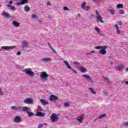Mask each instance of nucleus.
Returning <instances> with one entry per match:
<instances>
[{
	"instance_id": "nucleus-1",
	"label": "nucleus",
	"mask_w": 128,
	"mask_h": 128,
	"mask_svg": "<svg viewBox=\"0 0 128 128\" xmlns=\"http://www.w3.org/2000/svg\"><path fill=\"white\" fill-rule=\"evenodd\" d=\"M17 110H19V112H26L29 118H32V116H34V114L32 112V109H30V107L17 106Z\"/></svg>"
},
{
	"instance_id": "nucleus-2",
	"label": "nucleus",
	"mask_w": 128,
	"mask_h": 128,
	"mask_svg": "<svg viewBox=\"0 0 128 128\" xmlns=\"http://www.w3.org/2000/svg\"><path fill=\"white\" fill-rule=\"evenodd\" d=\"M108 47L106 46H96L95 48L96 50H102L100 51V54H102L103 56H104V54H106V48Z\"/></svg>"
},
{
	"instance_id": "nucleus-3",
	"label": "nucleus",
	"mask_w": 128,
	"mask_h": 128,
	"mask_svg": "<svg viewBox=\"0 0 128 128\" xmlns=\"http://www.w3.org/2000/svg\"><path fill=\"white\" fill-rule=\"evenodd\" d=\"M24 72H25V74H26L30 76H34V72H32V68H26L24 70Z\"/></svg>"
},
{
	"instance_id": "nucleus-4",
	"label": "nucleus",
	"mask_w": 128,
	"mask_h": 128,
	"mask_svg": "<svg viewBox=\"0 0 128 128\" xmlns=\"http://www.w3.org/2000/svg\"><path fill=\"white\" fill-rule=\"evenodd\" d=\"M40 76L42 80V82H46V80H48V75L46 72H42Z\"/></svg>"
},
{
	"instance_id": "nucleus-5",
	"label": "nucleus",
	"mask_w": 128,
	"mask_h": 128,
	"mask_svg": "<svg viewBox=\"0 0 128 128\" xmlns=\"http://www.w3.org/2000/svg\"><path fill=\"white\" fill-rule=\"evenodd\" d=\"M24 104H34V99L28 98L24 100Z\"/></svg>"
},
{
	"instance_id": "nucleus-6",
	"label": "nucleus",
	"mask_w": 128,
	"mask_h": 128,
	"mask_svg": "<svg viewBox=\"0 0 128 128\" xmlns=\"http://www.w3.org/2000/svg\"><path fill=\"white\" fill-rule=\"evenodd\" d=\"M50 120L52 122H58V116L56 114H53L51 115Z\"/></svg>"
},
{
	"instance_id": "nucleus-7",
	"label": "nucleus",
	"mask_w": 128,
	"mask_h": 128,
	"mask_svg": "<svg viewBox=\"0 0 128 128\" xmlns=\"http://www.w3.org/2000/svg\"><path fill=\"white\" fill-rule=\"evenodd\" d=\"M82 76H83L84 78H85L86 80H88L90 84H94V81L92 80V78L88 74H82Z\"/></svg>"
},
{
	"instance_id": "nucleus-8",
	"label": "nucleus",
	"mask_w": 128,
	"mask_h": 128,
	"mask_svg": "<svg viewBox=\"0 0 128 128\" xmlns=\"http://www.w3.org/2000/svg\"><path fill=\"white\" fill-rule=\"evenodd\" d=\"M14 48V46H3L1 47V48L4 50H12L13 48Z\"/></svg>"
},
{
	"instance_id": "nucleus-9",
	"label": "nucleus",
	"mask_w": 128,
	"mask_h": 128,
	"mask_svg": "<svg viewBox=\"0 0 128 128\" xmlns=\"http://www.w3.org/2000/svg\"><path fill=\"white\" fill-rule=\"evenodd\" d=\"M84 6H86V2H83L81 4V8H82V10H90L89 6H87L86 8H84Z\"/></svg>"
},
{
	"instance_id": "nucleus-10",
	"label": "nucleus",
	"mask_w": 128,
	"mask_h": 128,
	"mask_svg": "<svg viewBox=\"0 0 128 128\" xmlns=\"http://www.w3.org/2000/svg\"><path fill=\"white\" fill-rule=\"evenodd\" d=\"M58 97L54 95H51L50 96V102H52V100H58Z\"/></svg>"
},
{
	"instance_id": "nucleus-11",
	"label": "nucleus",
	"mask_w": 128,
	"mask_h": 128,
	"mask_svg": "<svg viewBox=\"0 0 128 128\" xmlns=\"http://www.w3.org/2000/svg\"><path fill=\"white\" fill-rule=\"evenodd\" d=\"M21 46L23 50H24L26 48H28V42L26 40L23 41Z\"/></svg>"
},
{
	"instance_id": "nucleus-12",
	"label": "nucleus",
	"mask_w": 128,
	"mask_h": 128,
	"mask_svg": "<svg viewBox=\"0 0 128 128\" xmlns=\"http://www.w3.org/2000/svg\"><path fill=\"white\" fill-rule=\"evenodd\" d=\"M84 118V117L83 116H80L76 118V120L78 121V124H82Z\"/></svg>"
},
{
	"instance_id": "nucleus-13",
	"label": "nucleus",
	"mask_w": 128,
	"mask_h": 128,
	"mask_svg": "<svg viewBox=\"0 0 128 128\" xmlns=\"http://www.w3.org/2000/svg\"><path fill=\"white\" fill-rule=\"evenodd\" d=\"M51 60H52V58L50 57L42 58L41 60L42 62H48Z\"/></svg>"
},
{
	"instance_id": "nucleus-14",
	"label": "nucleus",
	"mask_w": 128,
	"mask_h": 128,
	"mask_svg": "<svg viewBox=\"0 0 128 128\" xmlns=\"http://www.w3.org/2000/svg\"><path fill=\"white\" fill-rule=\"evenodd\" d=\"M73 64H75L76 68H80L82 66V64L78 62H73Z\"/></svg>"
},
{
	"instance_id": "nucleus-15",
	"label": "nucleus",
	"mask_w": 128,
	"mask_h": 128,
	"mask_svg": "<svg viewBox=\"0 0 128 128\" xmlns=\"http://www.w3.org/2000/svg\"><path fill=\"white\" fill-rule=\"evenodd\" d=\"M40 100L43 106H46V104H48V102H46L44 99H40Z\"/></svg>"
},
{
	"instance_id": "nucleus-16",
	"label": "nucleus",
	"mask_w": 128,
	"mask_h": 128,
	"mask_svg": "<svg viewBox=\"0 0 128 128\" xmlns=\"http://www.w3.org/2000/svg\"><path fill=\"white\" fill-rule=\"evenodd\" d=\"M14 122H20L22 120H20V116H16L14 120Z\"/></svg>"
},
{
	"instance_id": "nucleus-17",
	"label": "nucleus",
	"mask_w": 128,
	"mask_h": 128,
	"mask_svg": "<svg viewBox=\"0 0 128 128\" xmlns=\"http://www.w3.org/2000/svg\"><path fill=\"white\" fill-rule=\"evenodd\" d=\"M2 16H4L6 18H8L10 16L8 12H6V11H4L2 13Z\"/></svg>"
},
{
	"instance_id": "nucleus-18",
	"label": "nucleus",
	"mask_w": 128,
	"mask_h": 128,
	"mask_svg": "<svg viewBox=\"0 0 128 128\" xmlns=\"http://www.w3.org/2000/svg\"><path fill=\"white\" fill-rule=\"evenodd\" d=\"M122 68H124V66L122 65L117 66L115 67V70L117 71L122 70Z\"/></svg>"
},
{
	"instance_id": "nucleus-19",
	"label": "nucleus",
	"mask_w": 128,
	"mask_h": 128,
	"mask_svg": "<svg viewBox=\"0 0 128 128\" xmlns=\"http://www.w3.org/2000/svg\"><path fill=\"white\" fill-rule=\"evenodd\" d=\"M64 64H65L66 68H68V70H72V67H70V64H68V62L66 61V60H64Z\"/></svg>"
},
{
	"instance_id": "nucleus-20",
	"label": "nucleus",
	"mask_w": 128,
	"mask_h": 128,
	"mask_svg": "<svg viewBox=\"0 0 128 128\" xmlns=\"http://www.w3.org/2000/svg\"><path fill=\"white\" fill-rule=\"evenodd\" d=\"M36 116H37L40 117L44 116H46V113H42V112H37Z\"/></svg>"
},
{
	"instance_id": "nucleus-21",
	"label": "nucleus",
	"mask_w": 128,
	"mask_h": 128,
	"mask_svg": "<svg viewBox=\"0 0 128 128\" xmlns=\"http://www.w3.org/2000/svg\"><path fill=\"white\" fill-rule=\"evenodd\" d=\"M30 8L28 6V5H25L24 8V10L26 12H30Z\"/></svg>"
},
{
	"instance_id": "nucleus-22",
	"label": "nucleus",
	"mask_w": 128,
	"mask_h": 128,
	"mask_svg": "<svg viewBox=\"0 0 128 128\" xmlns=\"http://www.w3.org/2000/svg\"><path fill=\"white\" fill-rule=\"evenodd\" d=\"M12 25L16 26V28H18L20 26V23L17 22L16 21H13Z\"/></svg>"
},
{
	"instance_id": "nucleus-23",
	"label": "nucleus",
	"mask_w": 128,
	"mask_h": 128,
	"mask_svg": "<svg viewBox=\"0 0 128 128\" xmlns=\"http://www.w3.org/2000/svg\"><path fill=\"white\" fill-rule=\"evenodd\" d=\"M97 20H98V22H101V24H104V20H102V16L98 17Z\"/></svg>"
},
{
	"instance_id": "nucleus-24",
	"label": "nucleus",
	"mask_w": 128,
	"mask_h": 128,
	"mask_svg": "<svg viewBox=\"0 0 128 128\" xmlns=\"http://www.w3.org/2000/svg\"><path fill=\"white\" fill-rule=\"evenodd\" d=\"M79 70L80 72H86V68H84L82 67V66H80V68H79Z\"/></svg>"
},
{
	"instance_id": "nucleus-25",
	"label": "nucleus",
	"mask_w": 128,
	"mask_h": 128,
	"mask_svg": "<svg viewBox=\"0 0 128 128\" xmlns=\"http://www.w3.org/2000/svg\"><path fill=\"white\" fill-rule=\"evenodd\" d=\"M106 114H102L98 116L97 118H98V120H100L101 118H106Z\"/></svg>"
},
{
	"instance_id": "nucleus-26",
	"label": "nucleus",
	"mask_w": 128,
	"mask_h": 128,
	"mask_svg": "<svg viewBox=\"0 0 128 128\" xmlns=\"http://www.w3.org/2000/svg\"><path fill=\"white\" fill-rule=\"evenodd\" d=\"M20 2H21V4H26L28 2V0H20Z\"/></svg>"
},
{
	"instance_id": "nucleus-27",
	"label": "nucleus",
	"mask_w": 128,
	"mask_h": 128,
	"mask_svg": "<svg viewBox=\"0 0 128 128\" xmlns=\"http://www.w3.org/2000/svg\"><path fill=\"white\" fill-rule=\"evenodd\" d=\"M108 12H110V14H112L113 16H114V14H116V12H115L114 10L108 9Z\"/></svg>"
},
{
	"instance_id": "nucleus-28",
	"label": "nucleus",
	"mask_w": 128,
	"mask_h": 128,
	"mask_svg": "<svg viewBox=\"0 0 128 128\" xmlns=\"http://www.w3.org/2000/svg\"><path fill=\"white\" fill-rule=\"evenodd\" d=\"M104 80L105 82H106L108 84H110V80L108 79V78L104 77Z\"/></svg>"
},
{
	"instance_id": "nucleus-29",
	"label": "nucleus",
	"mask_w": 128,
	"mask_h": 128,
	"mask_svg": "<svg viewBox=\"0 0 128 128\" xmlns=\"http://www.w3.org/2000/svg\"><path fill=\"white\" fill-rule=\"evenodd\" d=\"M116 8H124V5L122 4H118L116 6Z\"/></svg>"
},
{
	"instance_id": "nucleus-30",
	"label": "nucleus",
	"mask_w": 128,
	"mask_h": 128,
	"mask_svg": "<svg viewBox=\"0 0 128 128\" xmlns=\"http://www.w3.org/2000/svg\"><path fill=\"white\" fill-rule=\"evenodd\" d=\"M88 90H90V92L91 94H96V92H94L92 88H88Z\"/></svg>"
},
{
	"instance_id": "nucleus-31",
	"label": "nucleus",
	"mask_w": 128,
	"mask_h": 128,
	"mask_svg": "<svg viewBox=\"0 0 128 128\" xmlns=\"http://www.w3.org/2000/svg\"><path fill=\"white\" fill-rule=\"evenodd\" d=\"M43 110L42 108V106H38L37 107V112H42Z\"/></svg>"
},
{
	"instance_id": "nucleus-32",
	"label": "nucleus",
	"mask_w": 128,
	"mask_h": 128,
	"mask_svg": "<svg viewBox=\"0 0 128 128\" xmlns=\"http://www.w3.org/2000/svg\"><path fill=\"white\" fill-rule=\"evenodd\" d=\"M64 106H65V108H68V106H70V104H68V102H65L64 103Z\"/></svg>"
},
{
	"instance_id": "nucleus-33",
	"label": "nucleus",
	"mask_w": 128,
	"mask_h": 128,
	"mask_svg": "<svg viewBox=\"0 0 128 128\" xmlns=\"http://www.w3.org/2000/svg\"><path fill=\"white\" fill-rule=\"evenodd\" d=\"M96 14L98 18L100 16H100V12H98V10H96Z\"/></svg>"
},
{
	"instance_id": "nucleus-34",
	"label": "nucleus",
	"mask_w": 128,
	"mask_h": 128,
	"mask_svg": "<svg viewBox=\"0 0 128 128\" xmlns=\"http://www.w3.org/2000/svg\"><path fill=\"white\" fill-rule=\"evenodd\" d=\"M32 20H36V19H38V16H36V14H33L32 16Z\"/></svg>"
},
{
	"instance_id": "nucleus-35",
	"label": "nucleus",
	"mask_w": 128,
	"mask_h": 128,
	"mask_svg": "<svg viewBox=\"0 0 128 128\" xmlns=\"http://www.w3.org/2000/svg\"><path fill=\"white\" fill-rule=\"evenodd\" d=\"M11 110H17V106H11Z\"/></svg>"
},
{
	"instance_id": "nucleus-36",
	"label": "nucleus",
	"mask_w": 128,
	"mask_h": 128,
	"mask_svg": "<svg viewBox=\"0 0 128 128\" xmlns=\"http://www.w3.org/2000/svg\"><path fill=\"white\" fill-rule=\"evenodd\" d=\"M116 34H122V32H120V30L117 29L116 30Z\"/></svg>"
},
{
	"instance_id": "nucleus-37",
	"label": "nucleus",
	"mask_w": 128,
	"mask_h": 128,
	"mask_svg": "<svg viewBox=\"0 0 128 128\" xmlns=\"http://www.w3.org/2000/svg\"><path fill=\"white\" fill-rule=\"evenodd\" d=\"M120 14H124V11L122 10H120L119 11Z\"/></svg>"
},
{
	"instance_id": "nucleus-38",
	"label": "nucleus",
	"mask_w": 128,
	"mask_h": 128,
	"mask_svg": "<svg viewBox=\"0 0 128 128\" xmlns=\"http://www.w3.org/2000/svg\"><path fill=\"white\" fill-rule=\"evenodd\" d=\"M122 126H128V122H125L123 124Z\"/></svg>"
},
{
	"instance_id": "nucleus-39",
	"label": "nucleus",
	"mask_w": 128,
	"mask_h": 128,
	"mask_svg": "<svg viewBox=\"0 0 128 128\" xmlns=\"http://www.w3.org/2000/svg\"><path fill=\"white\" fill-rule=\"evenodd\" d=\"M95 30H96V32H100V28H98L96 26L95 27Z\"/></svg>"
},
{
	"instance_id": "nucleus-40",
	"label": "nucleus",
	"mask_w": 128,
	"mask_h": 128,
	"mask_svg": "<svg viewBox=\"0 0 128 128\" xmlns=\"http://www.w3.org/2000/svg\"><path fill=\"white\" fill-rule=\"evenodd\" d=\"M10 9L12 10H13V12H14V10H16V7L14 6H11V8H10Z\"/></svg>"
},
{
	"instance_id": "nucleus-41",
	"label": "nucleus",
	"mask_w": 128,
	"mask_h": 128,
	"mask_svg": "<svg viewBox=\"0 0 128 128\" xmlns=\"http://www.w3.org/2000/svg\"><path fill=\"white\" fill-rule=\"evenodd\" d=\"M63 10H70L66 6L63 7Z\"/></svg>"
},
{
	"instance_id": "nucleus-42",
	"label": "nucleus",
	"mask_w": 128,
	"mask_h": 128,
	"mask_svg": "<svg viewBox=\"0 0 128 128\" xmlns=\"http://www.w3.org/2000/svg\"><path fill=\"white\" fill-rule=\"evenodd\" d=\"M95 52H96V51L93 50V51L90 52L89 53H88V54H94Z\"/></svg>"
},
{
	"instance_id": "nucleus-43",
	"label": "nucleus",
	"mask_w": 128,
	"mask_h": 128,
	"mask_svg": "<svg viewBox=\"0 0 128 128\" xmlns=\"http://www.w3.org/2000/svg\"><path fill=\"white\" fill-rule=\"evenodd\" d=\"M94 2H100L102 0H92Z\"/></svg>"
},
{
	"instance_id": "nucleus-44",
	"label": "nucleus",
	"mask_w": 128,
	"mask_h": 128,
	"mask_svg": "<svg viewBox=\"0 0 128 128\" xmlns=\"http://www.w3.org/2000/svg\"><path fill=\"white\" fill-rule=\"evenodd\" d=\"M0 94H1V96H4V92H2L0 88Z\"/></svg>"
},
{
	"instance_id": "nucleus-45",
	"label": "nucleus",
	"mask_w": 128,
	"mask_h": 128,
	"mask_svg": "<svg viewBox=\"0 0 128 128\" xmlns=\"http://www.w3.org/2000/svg\"><path fill=\"white\" fill-rule=\"evenodd\" d=\"M71 70H72L74 72V74H76V71L74 70V69H72V68H71V69H70Z\"/></svg>"
},
{
	"instance_id": "nucleus-46",
	"label": "nucleus",
	"mask_w": 128,
	"mask_h": 128,
	"mask_svg": "<svg viewBox=\"0 0 128 128\" xmlns=\"http://www.w3.org/2000/svg\"><path fill=\"white\" fill-rule=\"evenodd\" d=\"M114 26L116 28V30H118V24H115Z\"/></svg>"
},
{
	"instance_id": "nucleus-47",
	"label": "nucleus",
	"mask_w": 128,
	"mask_h": 128,
	"mask_svg": "<svg viewBox=\"0 0 128 128\" xmlns=\"http://www.w3.org/2000/svg\"><path fill=\"white\" fill-rule=\"evenodd\" d=\"M123 84H124L126 86H128V81L123 82Z\"/></svg>"
},
{
	"instance_id": "nucleus-48",
	"label": "nucleus",
	"mask_w": 128,
	"mask_h": 128,
	"mask_svg": "<svg viewBox=\"0 0 128 128\" xmlns=\"http://www.w3.org/2000/svg\"><path fill=\"white\" fill-rule=\"evenodd\" d=\"M42 124H38V128H42Z\"/></svg>"
},
{
	"instance_id": "nucleus-49",
	"label": "nucleus",
	"mask_w": 128,
	"mask_h": 128,
	"mask_svg": "<svg viewBox=\"0 0 128 128\" xmlns=\"http://www.w3.org/2000/svg\"><path fill=\"white\" fill-rule=\"evenodd\" d=\"M46 6H52V4L50 2H46Z\"/></svg>"
},
{
	"instance_id": "nucleus-50",
	"label": "nucleus",
	"mask_w": 128,
	"mask_h": 128,
	"mask_svg": "<svg viewBox=\"0 0 128 128\" xmlns=\"http://www.w3.org/2000/svg\"><path fill=\"white\" fill-rule=\"evenodd\" d=\"M48 46L49 48H51V50H52V45L48 43Z\"/></svg>"
},
{
	"instance_id": "nucleus-51",
	"label": "nucleus",
	"mask_w": 128,
	"mask_h": 128,
	"mask_svg": "<svg viewBox=\"0 0 128 128\" xmlns=\"http://www.w3.org/2000/svg\"><path fill=\"white\" fill-rule=\"evenodd\" d=\"M17 56H20V54H22V52H18L17 54H16Z\"/></svg>"
},
{
	"instance_id": "nucleus-52",
	"label": "nucleus",
	"mask_w": 128,
	"mask_h": 128,
	"mask_svg": "<svg viewBox=\"0 0 128 128\" xmlns=\"http://www.w3.org/2000/svg\"><path fill=\"white\" fill-rule=\"evenodd\" d=\"M52 50L55 52V54H57L58 52H56V50L54 49V48H52Z\"/></svg>"
},
{
	"instance_id": "nucleus-53",
	"label": "nucleus",
	"mask_w": 128,
	"mask_h": 128,
	"mask_svg": "<svg viewBox=\"0 0 128 128\" xmlns=\"http://www.w3.org/2000/svg\"><path fill=\"white\" fill-rule=\"evenodd\" d=\"M20 4H21V5H22V4H21L20 1V2H18V3L16 4V6H20Z\"/></svg>"
},
{
	"instance_id": "nucleus-54",
	"label": "nucleus",
	"mask_w": 128,
	"mask_h": 128,
	"mask_svg": "<svg viewBox=\"0 0 128 128\" xmlns=\"http://www.w3.org/2000/svg\"><path fill=\"white\" fill-rule=\"evenodd\" d=\"M119 26H122V24L121 21L118 22Z\"/></svg>"
},
{
	"instance_id": "nucleus-55",
	"label": "nucleus",
	"mask_w": 128,
	"mask_h": 128,
	"mask_svg": "<svg viewBox=\"0 0 128 128\" xmlns=\"http://www.w3.org/2000/svg\"><path fill=\"white\" fill-rule=\"evenodd\" d=\"M9 4H12V1L10 0V1L9 2Z\"/></svg>"
},
{
	"instance_id": "nucleus-56",
	"label": "nucleus",
	"mask_w": 128,
	"mask_h": 128,
	"mask_svg": "<svg viewBox=\"0 0 128 128\" xmlns=\"http://www.w3.org/2000/svg\"><path fill=\"white\" fill-rule=\"evenodd\" d=\"M8 8H12V5L8 4L7 5Z\"/></svg>"
},
{
	"instance_id": "nucleus-57",
	"label": "nucleus",
	"mask_w": 128,
	"mask_h": 128,
	"mask_svg": "<svg viewBox=\"0 0 128 128\" xmlns=\"http://www.w3.org/2000/svg\"><path fill=\"white\" fill-rule=\"evenodd\" d=\"M102 93L104 94H107L106 92H105V91H103Z\"/></svg>"
},
{
	"instance_id": "nucleus-58",
	"label": "nucleus",
	"mask_w": 128,
	"mask_h": 128,
	"mask_svg": "<svg viewBox=\"0 0 128 128\" xmlns=\"http://www.w3.org/2000/svg\"><path fill=\"white\" fill-rule=\"evenodd\" d=\"M125 70L126 72H128V68H126Z\"/></svg>"
},
{
	"instance_id": "nucleus-59",
	"label": "nucleus",
	"mask_w": 128,
	"mask_h": 128,
	"mask_svg": "<svg viewBox=\"0 0 128 128\" xmlns=\"http://www.w3.org/2000/svg\"><path fill=\"white\" fill-rule=\"evenodd\" d=\"M78 16H79V18H80V16H82L80 15V14H78Z\"/></svg>"
},
{
	"instance_id": "nucleus-60",
	"label": "nucleus",
	"mask_w": 128,
	"mask_h": 128,
	"mask_svg": "<svg viewBox=\"0 0 128 128\" xmlns=\"http://www.w3.org/2000/svg\"><path fill=\"white\" fill-rule=\"evenodd\" d=\"M46 123L42 124V126H46Z\"/></svg>"
},
{
	"instance_id": "nucleus-61",
	"label": "nucleus",
	"mask_w": 128,
	"mask_h": 128,
	"mask_svg": "<svg viewBox=\"0 0 128 128\" xmlns=\"http://www.w3.org/2000/svg\"><path fill=\"white\" fill-rule=\"evenodd\" d=\"M94 120H96V119Z\"/></svg>"
}]
</instances>
